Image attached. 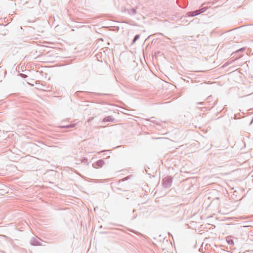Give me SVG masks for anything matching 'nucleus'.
Instances as JSON below:
<instances>
[{
    "instance_id": "obj_1",
    "label": "nucleus",
    "mask_w": 253,
    "mask_h": 253,
    "mask_svg": "<svg viewBox=\"0 0 253 253\" xmlns=\"http://www.w3.org/2000/svg\"><path fill=\"white\" fill-rule=\"evenodd\" d=\"M207 8L204 7L199 10H196L194 11L188 12L186 13V15L188 17H193L198 15L206 11Z\"/></svg>"
},
{
    "instance_id": "obj_2",
    "label": "nucleus",
    "mask_w": 253,
    "mask_h": 253,
    "mask_svg": "<svg viewBox=\"0 0 253 253\" xmlns=\"http://www.w3.org/2000/svg\"><path fill=\"white\" fill-rule=\"evenodd\" d=\"M172 179L171 177H166L163 180V185L166 188H169L171 186Z\"/></svg>"
},
{
    "instance_id": "obj_3",
    "label": "nucleus",
    "mask_w": 253,
    "mask_h": 253,
    "mask_svg": "<svg viewBox=\"0 0 253 253\" xmlns=\"http://www.w3.org/2000/svg\"><path fill=\"white\" fill-rule=\"evenodd\" d=\"M105 164L103 160H99L92 164V167L95 169L101 168Z\"/></svg>"
},
{
    "instance_id": "obj_4",
    "label": "nucleus",
    "mask_w": 253,
    "mask_h": 253,
    "mask_svg": "<svg viewBox=\"0 0 253 253\" xmlns=\"http://www.w3.org/2000/svg\"><path fill=\"white\" fill-rule=\"evenodd\" d=\"M179 210L180 207L179 206H174L171 208L170 212H171V214L173 215L177 213L179 211Z\"/></svg>"
},
{
    "instance_id": "obj_5",
    "label": "nucleus",
    "mask_w": 253,
    "mask_h": 253,
    "mask_svg": "<svg viewBox=\"0 0 253 253\" xmlns=\"http://www.w3.org/2000/svg\"><path fill=\"white\" fill-rule=\"evenodd\" d=\"M234 237L232 236H228L226 238V241L229 245L233 246L234 245Z\"/></svg>"
},
{
    "instance_id": "obj_6",
    "label": "nucleus",
    "mask_w": 253,
    "mask_h": 253,
    "mask_svg": "<svg viewBox=\"0 0 253 253\" xmlns=\"http://www.w3.org/2000/svg\"><path fill=\"white\" fill-rule=\"evenodd\" d=\"M31 244L33 246H40L42 245V244L40 243V241L39 240V239H37L36 238H33L31 241Z\"/></svg>"
},
{
    "instance_id": "obj_7",
    "label": "nucleus",
    "mask_w": 253,
    "mask_h": 253,
    "mask_svg": "<svg viewBox=\"0 0 253 253\" xmlns=\"http://www.w3.org/2000/svg\"><path fill=\"white\" fill-rule=\"evenodd\" d=\"M102 122H110L112 123L115 122V119L113 118L112 116H107L105 117L103 120Z\"/></svg>"
},
{
    "instance_id": "obj_8",
    "label": "nucleus",
    "mask_w": 253,
    "mask_h": 253,
    "mask_svg": "<svg viewBox=\"0 0 253 253\" xmlns=\"http://www.w3.org/2000/svg\"><path fill=\"white\" fill-rule=\"evenodd\" d=\"M128 13L129 14L135 15L136 13V10L135 8H132L128 10Z\"/></svg>"
},
{
    "instance_id": "obj_9",
    "label": "nucleus",
    "mask_w": 253,
    "mask_h": 253,
    "mask_svg": "<svg viewBox=\"0 0 253 253\" xmlns=\"http://www.w3.org/2000/svg\"><path fill=\"white\" fill-rule=\"evenodd\" d=\"M75 125H76V124H71V125H67V126H61V127L64 128H71L72 127H74L75 126Z\"/></svg>"
},
{
    "instance_id": "obj_10",
    "label": "nucleus",
    "mask_w": 253,
    "mask_h": 253,
    "mask_svg": "<svg viewBox=\"0 0 253 253\" xmlns=\"http://www.w3.org/2000/svg\"><path fill=\"white\" fill-rule=\"evenodd\" d=\"M140 38L139 35H136L135 36L133 41H132V43H134L137 40H138Z\"/></svg>"
},
{
    "instance_id": "obj_11",
    "label": "nucleus",
    "mask_w": 253,
    "mask_h": 253,
    "mask_svg": "<svg viewBox=\"0 0 253 253\" xmlns=\"http://www.w3.org/2000/svg\"><path fill=\"white\" fill-rule=\"evenodd\" d=\"M149 121L151 122H152V123H156L157 124V123L156 122V120H155V118L154 117H152L150 119H149Z\"/></svg>"
},
{
    "instance_id": "obj_12",
    "label": "nucleus",
    "mask_w": 253,
    "mask_h": 253,
    "mask_svg": "<svg viewBox=\"0 0 253 253\" xmlns=\"http://www.w3.org/2000/svg\"><path fill=\"white\" fill-rule=\"evenodd\" d=\"M145 170L147 173H148V174H150V173H149V171H148V169H147L146 168H145Z\"/></svg>"
},
{
    "instance_id": "obj_13",
    "label": "nucleus",
    "mask_w": 253,
    "mask_h": 253,
    "mask_svg": "<svg viewBox=\"0 0 253 253\" xmlns=\"http://www.w3.org/2000/svg\"><path fill=\"white\" fill-rule=\"evenodd\" d=\"M244 49H245L244 48H242L240 49L239 50H238L237 51H243L244 50Z\"/></svg>"
},
{
    "instance_id": "obj_14",
    "label": "nucleus",
    "mask_w": 253,
    "mask_h": 253,
    "mask_svg": "<svg viewBox=\"0 0 253 253\" xmlns=\"http://www.w3.org/2000/svg\"><path fill=\"white\" fill-rule=\"evenodd\" d=\"M203 103L202 102H198L197 103V104H202Z\"/></svg>"
},
{
    "instance_id": "obj_15",
    "label": "nucleus",
    "mask_w": 253,
    "mask_h": 253,
    "mask_svg": "<svg viewBox=\"0 0 253 253\" xmlns=\"http://www.w3.org/2000/svg\"><path fill=\"white\" fill-rule=\"evenodd\" d=\"M105 151H106V150H105V151H100L99 153H102V152H105Z\"/></svg>"
}]
</instances>
